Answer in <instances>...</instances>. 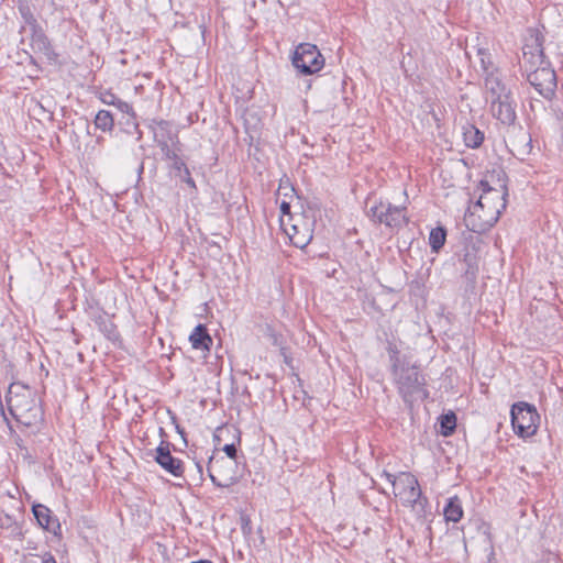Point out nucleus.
Returning a JSON list of instances; mask_svg holds the SVG:
<instances>
[{
    "mask_svg": "<svg viewBox=\"0 0 563 563\" xmlns=\"http://www.w3.org/2000/svg\"><path fill=\"white\" fill-rule=\"evenodd\" d=\"M404 207L393 206L390 202L379 201L372 206L368 216L376 222L389 228H398L407 223Z\"/></svg>",
    "mask_w": 563,
    "mask_h": 563,
    "instance_id": "nucleus-7",
    "label": "nucleus"
},
{
    "mask_svg": "<svg viewBox=\"0 0 563 563\" xmlns=\"http://www.w3.org/2000/svg\"><path fill=\"white\" fill-rule=\"evenodd\" d=\"M235 464V461L225 460L224 457L210 459L208 472L212 483L222 488L233 485L236 481Z\"/></svg>",
    "mask_w": 563,
    "mask_h": 563,
    "instance_id": "nucleus-9",
    "label": "nucleus"
},
{
    "mask_svg": "<svg viewBox=\"0 0 563 563\" xmlns=\"http://www.w3.org/2000/svg\"><path fill=\"white\" fill-rule=\"evenodd\" d=\"M95 125L97 129H100L103 132L111 131L114 125L111 112H109L108 110L98 111L95 118Z\"/></svg>",
    "mask_w": 563,
    "mask_h": 563,
    "instance_id": "nucleus-20",
    "label": "nucleus"
},
{
    "mask_svg": "<svg viewBox=\"0 0 563 563\" xmlns=\"http://www.w3.org/2000/svg\"><path fill=\"white\" fill-rule=\"evenodd\" d=\"M197 466H198L199 472L201 473L202 472L201 466L200 465H197Z\"/></svg>",
    "mask_w": 563,
    "mask_h": 563,
    "instance_id": "nucleus-38",
    "label": "nucleus"
},
{
    "mask_svg": "<svg viewBox=\"0 0 563 563\" xmlns=\"http://www.w3.org/2000/svg\"><path fill=\"white\" fill-rule=\"evenodd\" d=\"M155 461L168 473L174 476H180L183 474V463L180 460L174 457L170 454L168 445H159L156 449Z\"/></svg>",
    "mask_w": 563,
    "mask_h": 563,
    "instance_id": "nucleus-11",
    "label": "nucleus"
},
{
    "mask_svg": "<svg viewBox=\"0 0 563 563\" xmlns=\"http://www.w3.org/2000/svg\"><path fill=\"white\" fill-rule=\"evenodd\" d=\"M482 64H483L484 69L487 70V67L485 65V59L484 58H482Z\"/></svg>",
    "mask_w": 563,
    "mask_h": 563,
    "instance_id": "nucleus-37",
    "label": "nucleus"
},
{
    "mask_svg": "<svg viewBox=\"0 0 563 563\" xmlns=\"http://www.w3.org/2000/svg\"><path fill=\"white\" fill-rule=\"evenodd\" d=\"M543 35L538 31H532L529 37L526 38V43L522 47L523 58H526V53L529 51L531 53H540L543 51Z\"/></svg>",
    "mask_w": 563,
    "mask_h": 563,
    "instance_id": "nucleus-18",
    "label": "nucleus"
},
{
    "mask_svg": "<svg viewBox=\"0 0 563 563\" xmlns=\"http://www.w3.org/2000/svg\"><path fill=\"white\" fill-rule=\"evenodd\" d=\"M527 80L543 98L550 100L555 95L556 75L551 64L529 71Z\"/></svg>",
    "mask_w": 563,
    "mask_h": 563,
    "instance_id": "nucleus-8",
    "label": "nucleus"
},
{
    "mask_svg": "<svg viewBox=\"0 0 563 563\" xmlns=\"http://www.w3.org/2000/svg\"><path fill=\"white\" fill-rule=\"evenodd\" d=\"M441 433L448 437L453 433L456 427V416L453 412L445 413L440 420Z\"/></svg>",
    "mask_w": 563,
    "mask_h": 563,
    "instance_id": "nucleus-22",
    "label": "nucleus"
},
{
    "mask_svg": "<svg viewBox=\"0 0 563 563\" xmlns=\"http://www.w3.org/2000/svg\"><path fill=\"white\" fill-rule=\"evenodd\" d=\"M391 361L395 380L404 400L411 402L415 399L428 397V391L424 388L426 382L419 368L417 366L399 364L396 351L393 352Z\"/></svg>",
    "mask_w": 563,
    "mask_h": 563,
    "instance_id": "nucleus-3",
    "label": "nucleus"
},
{
    "mask_svg": "<svg viewBox=\"0 0 563 563\" xmlns=\"http://www.w3.org/2000/svg\"><path fill=\"white\" fill-rule=\"evenodd\" d=\"M100 328L106 333H117L114 325L107 320L100 323Z\"/></svg>",
    "mask_w": 563,
    "mask_h": 563,
    "instance_id": "nucleus-30",
    "label": "nucleus"
},
{
    "mask_svg": "<svg viewBox=\"0 0 563 563\" xmlns=\"http://www.w3.org/2000/svg\"><path fill=\"white\" fill-rule=\"evenodd\" d=\"M191 563H212V562L209 561V560H199V561H195V562H191Z\"/></svg>",
    "mask_w": 563,
    "mask_h": 563,
    "instance_id": "nucleus-36",
    "label": "nucleus"
},
{
    "mask_svg": "<svg viewBox=\"0 0 563 563\" xmlns=\"http://www.w3.org/2000/svg\"><path fill=\"white\" fill-rule=\"evenodd\" d=\"M189 341L196 350H210L212 339L208 333L206 325L198 324L189 336Z\"/></svg>",
    "mask_w": 563,
    "mask_h": 563,
    "instance_id": "nucleus-12",
    "label": "nucleus"
},
{
    "mask_svg": "<svg viewBox=\"0 0 563 563\" xmlns=\"http://www.w3.org/2000/svg\"><path fill=\"white\" fill-rule=\"evenodd\" d=\"M280 211L283 213V216H288L289 217V220H292V217L290 216V203L283 200L280 202Z\"/></svg>",
    "mask_w": 563,
    "mask_h": 563,
    "instance_id": "nucleus-31",
    "label": "nucleus"
},
{
    "mask_svg": "<svg viewBox=\"0 0 563 563\" xmlns=\"http://www.w3.org/2000/svg\"><path fill=\"white\" fill-rule=\"evenodd\" d=\"M383 476L393 485L394 494L400 499L401 504L410 507L420 516L427 499L422 498L420 485L416 476L409 472H401L398 475L384 472Z\"/></svg>",
    "mask_w": 563,
    "mask_h": 563,
    "instance_id": "nucleus-4",
    "label": "nucleus"
},
{
    "mask_svg": "<svg viewBox=\"0 0 563 563\" xmlns=\"http://www.w3.org/2000/svg\"><path fill=\"white\" fill-rule=\"evenodd\" d=\"M180 179L189 185L191 188H196L195 180L190 176V172L188 167H185V172L183 174H179Z\"/></svg>",
    "mask_w": 563,
    "mask_h": 563,
    "instance_id": "nucleus-28",
    "label": "nucleus"
},
{
    "mask_svg": "<svg viewBox=\"0 0 563 563\" xmlns=\"http://www.w3.org/2000/svg\"><path fill=\"white\" fill-rule=\"evenodd\" d=\"M465 143L470 147H477L483 142V134L475 129L464 133Z\"/></svg>",
    "mask_w": 563,
    "mask_h": 563,
    "instance_id": "nucleus-23",
    "label": "nucleus"
},
{
    "mask_svg": "<svg viewBox=\"0 0 563 563\" xmlns=\"http://www.w3.org/2000/svg\"><path fill=\"white\" fill-rule=\"evenodd\" d=\"M31 32V47L34 52L46 56L51 53V44L41 26L29 30Z\"/></svg>",
    "mask_w": 563,
    "mask_h": 563,
    "instance_id": "nucleus-13",
    "label": "nucleus"
},
{
    "mask_svg": "<svg viewBox=\"0 0 563 563\" xmlns=\"http://www.w3.org/2000/svg\"><path fill=\"white\" fill-rule=\"evenodd\" d=\"M548 64L551 63L547 59L544 52L531 53L529 51L528 53H526V58H523L525 70L527 71V74L529 71H532L533 69H539L541 66Z\"/></svg>",
    "mask_w": 563,
    "mask_h": 563,
    "instance_id": "nucleus-17",
    "label": "nucleus"
},
{
    "mask_svg": "<svg viewBox=\"0 0 563 563\" xmlns=\"http://www.w3.org/2000/svg\"><path fill=\"white\" fill-rule=\"evenodd\" d=\"M42 563H56L53 556H48L43 559Z\"/></svg>",
    "mask_w": 563,
    "mask_h": 563,
    "instance_id": "nucleus-34",
    "label": "nucleus"
},
{
    "mask_svg": "<svg viewBox=\"0 0 563 563\" xmlns=\"http://www.w3.org/2000/svg\"><path fill=\"white\" fill-rule=\"evenodd\" d=\"M446 240V231L443 227L431 230L429 234V244L433 252L438 253L444 245Z\"/></svg>",
    "mask_w": 563,
    "mask_h": 563,
    "instance_id": "nucleus-19",
    "label": "nucleus"
},
{
    "mask_svg": "<svg viewBox=\"0 0 563 563\" xmlns=\"http://www.w3.org/2000/svg\"><path fill=\"white\" fill-rule=\"evenodd\" d=\"M172 161H173L174 169L178 170L179 173L185 172V167H187V166H186L185 162L178 157V155Z\"/></svg>",
    "mask_w": 563,
    "mask_h": 563,
    "instance_id": "nucleus-29",
    "label": "nucleus"
},
{
    "mask_svg": "<svg viewBox=\"0 0 563 563\" xmlns=\"http://www.w3.org/2000/svg\"><path fill=\"white\" fill-rule=\"evenodd\" d=\"M516 80L509 77L505 80L495 78V103L498 102V115L500 128L505 129L503 135L504 142L507 144V139H514L517 134L526 136L521 125L517 122V102L514 98V88Z\"/></svg>",
    "mask_w": 563,
    "mask_h": 563,
    "instance_id": "nucleus-2",
    "label": "nucleus"
},
{
    "mask_svg": "<svg viewBox=\"0 0 563 563\" xmlns=\"http://www.w3.org/2000/svg\"><path fill=\"white\" fill-rule=\"evenodd\" d=\"M496 214H497V216H495V219H494L495 224H496V223L498 222V220H499V216L501 214V210H497V213H496Z\"/></svg>",
    "mask_w": 563,
    "mask_h": 563,
    "instance_id": "nucleus-35",
    "label": "nucleus"
},
{
    "mask_svg": "<svg viewBox=\"0 0 563 563\" xmlns=\"http://www.w3.org/2000/svg\"><path fill=\"white\" fill-rule=\"evenodd\" d=\"M33 514L40 526L43 527L44 529L51 531L54 529L55 525L59 528L57 520L51 516V510L46 506H33Z\"/></svg>",
    "mask_w": 563,
    "mask_h": 563,
    "instance_id": "nucleus-14",
    "label": "nucleus"
},
{
    "mask_svg": "<svg viewBox=\"0 0 563 563\" xmlns=\"http://www.w3.org/2000/svg\"><path fill=\"white\" fill-rule=\"evenodd\" d=\"M482 211H483V202H482V197H481L479 200L470 210V213L465 219L467 221L468 225H471L474 231L483 232V231L487 230L490 225V223L488 221L485 223H477V220L481 218L479 213Z\"/></svg>",
    "mask_w": 563,
    "mask_h": 563,
    "instance_id": "nucleus-15",
    "label": "nucleus"
},
{
    "mask_svg": "<svg viewBox=\"0 0 563 563\" xmlns=\"http://www.w3.org/2000/svg\"><path fill=\"white\" fill-rule=\"evenodd\" d=\"M117 100H118V98L114 95H112V93H108V95L104 96V98H102V101L104 103L112 104V106H115Z\"/></svg>",
    "mask_w": 563,
    "mask_h": 563,
    "instance_id": "nucleus-32",
    "label": "nucleus"
},
{
    "mask_svg": "<svg viewBox=\"0 0 563 563\" xmlns=\"http://www.w3.org/2000/svg\"><path fill=\"white\" fill-rule=\"evenodd\" d=\"M443 515L446 521H452L454 523L460 521L463 516V509L457 497H452L449 499L443 509Z\"/></svg>",
    "mask_w": 563,
    "mask_h": 563,
    "instance_id": "nucleus-16",
    "label": "nucleus"
},
{
    "mask_svg": "<svg viewBox=\"0 0 563 563\" xmlns=\"http://www.w3.org/2000/svg\"><path fill=\"white\" fill-rule=\"evenodd\" d=\"M158 146L161 147L164 156L167 159L172 161L177 156V154L173 150H170V147L168 146V144L166 142H158Z\"/></svg>",
    "mask_w": 563,
    "mask_h": 563,
    "instance_id": "nucleus-25",
    "label": "nucleus"
},
{
    "mask_svg": "<svg viewBox=\"0 0 563 563\" xmlns=\"http://www.w3.org/2000/svg\"><path fill=\"white\" fill-rule=\"evenodd\" d=\"M5 399L10 415L20 424L36 427L42 422V409L33 390L27 386L21 383H12L9 386Z\"/></svg>",
    "mask_w": 563,
    "mask_h": 563,
    "instance_id": "nucleus-1",
    "label": "nucleus"
},
{
    "mask_svg": "<svg viewBox=\"0 0 563 563\" xmlns=\"http://www.w3.org/2000/svg\"><path fill=\"white\" fill-rule=\"evenodd\" d=\"M292 66L301 75H313L324 66V58L318 47L310 43L299 44L291 57Z\"/></svg>",
    "mask_w": 563,
    "mask_h": 563,
    "instance_id": "nucleus-6",
    "label": "nucleus"
},
{
    "mask_svg": "<svg viewBox=\"0 0 563 563\" xmlns=\"http://www.w3.org/2000/svg\"><path fill=\"white\" fill-rule=\"evenodd\" d=\"M278 190H279V192H282V191H283V195H284V196H288V195H289V192H294V188H292V187H290V186H288V185H287V186H285V185H283V184H280V185H279V189H278Z\"/></svg>",
    "mask_w": 563,
    "mask_h": 563,
    "instance_id": "nucleus-33",
    "label": "nucleus"
},
{
    "mask_svg": "<svg viewBox=\"0 0 563 563\" xmlns=\"http://www.w3.org/2000/svg\"><path fill=\"white\" fill-rule=\"evenodd\" d=\"M223 451L224 453L227 454V457H224L225 460H232V461H235V457H236V448L233 443L231 444H225L223 446Z\"/></svg>",
    "mask_w": 563,
    "mask_h": 563,
    "instance_id": "nucleus-27",
    "label": "nucleus"
},
{
    "mask_svg": "<svg viewBox=\"0 0 563 563\" xmlns=\"http://www.w3.org/2000/svg\"><path fill=\"white\" fill-rule=\"evenodd\" d=\"M280 224L284 232L289 238L291 244L296 247L303 249L312 240V230L309 228V225L305 224L300 227L298 222L290 223L288 225L285 223L284 218L280 219Z\"/></svg>",
    "mask_w": 563,
    "mask_h": 563,
    "instance_id": "nucleus-10",
    "label": "nucleus"
},
{
    "mask_svg": "<svg viewBox=\"0 0 563 563\" xmlns=\"http://www.w3.org/2000/svg\"><path fill=\"white\" fill-rule=\"evenodd\" d=\"M510 420L515 433L522 439H527L537 433L540 415L534 405L518 401L511 406Z\"/></svg>",
    "mask_w": 563,
    "mask_h": 563,
    "instance_id": "nucleus-5",
    "label": "nucleus"
},
{
    "mask_svg": "<svg viewBox=\"0 0 563 563\" xmlns=\"http://www.w3.org/2000/svg\"><path fill=\"white\" fill-rule=\"evenodd\" d=\"M115 107L123 113L134 115L132 106L121 99L117 100Z\"/></svg>",
    "mask_w": 563,
    "mask_h": 563,
    "instance_id": "nucleus-26",
    "label": "nucleus"
},
{
    "mask_svg": "<svg viewBox=\"0 0 563 563\" xmlns=\"http://www.w3.org/2000/svg\"><path fill=\"white\" fill-rule=\"evenodd\" d=\"M20 12L22 14V18H23L24 24H25L22 27L23 30H32L34 27L40 26L36 19L34 18V15L32 14V12L30 11L29 8H21Z\"/></svg>",
    "mask_w": 563,
    "mask_h": 563,
    "instance_id": "nucleus-24",
    "label": "nucleus"
},
{
    "mask_svg": "<svg viewBox=\"0 0 563 563\" xmlns=\"http://www.w3.org/2000/svg\"><path fill=\"white\" fill-rule=\"evenodd\" d=\"M495 174H496L495 186L497 185L499 187V189L501 191V200L504 201L501 208L506 209L507 197H508V187H507L508 177L503 169L499 172L495 170ZM497 190L498 189L495 187V191H497Z\"/></svg>",
    "mask_w": 563,
    "mask_h": 563,
    "instance_id": "nucleus-21",
    "label": "nucleus"
}]
</instances>
